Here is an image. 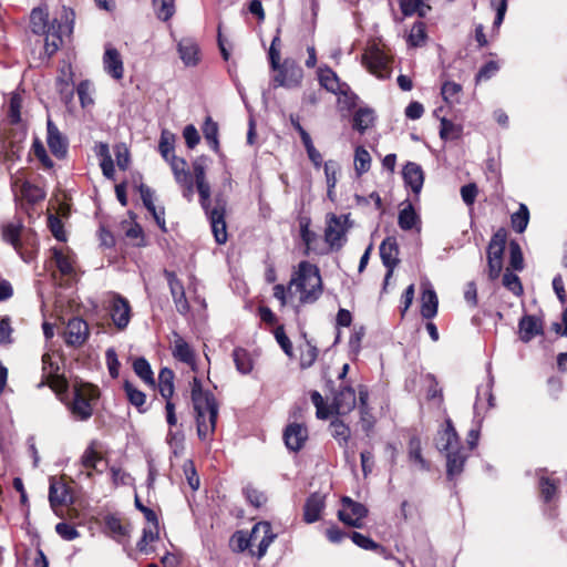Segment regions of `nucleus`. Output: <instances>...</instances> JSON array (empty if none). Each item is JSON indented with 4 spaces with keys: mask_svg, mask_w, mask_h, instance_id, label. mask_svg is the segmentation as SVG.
Instances as JSON below:
<instances>
[{
    "mask_svg": "<svg viewBox=\"0 0 567 567\" xmlns=\"http://www.w3.org/2000/svg\"><path fill=\"white\" fill-rule=\"evenodd\" d=\"M179 58L186 66H195L199 62V48L190 38L182 39L177 44Z\"/></svg>",
    "mask_w": 567,
    "mask_h": 567,
    "instance_id": "nucleus-24",
    "label": "nucleus"
},
{
    "mask_svg": "<svg viewBox=\"0 0 567 567\" xmlns=\"http://www.w3.org/2000/svg\"><path fill=\"white\" fill-rule=\"evenodd\" d=\"M436 446L440 451L446 453L449 477L460 475L463 471L466 454L463 447L460 446L458 436L450 420L446 421V427L439 433Z\"/></svg>",
    "mask_w": 567,
    "mask_h": 567,
    "instance_id": "nucleus-4",
    "label": "nucleus"
},
{
    "mask_svg": "<svg viewBox=\"0 0 567 567\" xmlns=\"http://www.w3.org/2000/svg\"><path fill=\"white\" fill-rule=\"evenodd\" d=\"M204 137L214 151H218V125L210 117H207L203 127Z\"/></svg>",
    "mask_w": 567,
    "mask_h": 567,
    "instance_id": "nucleus-45",
    "label": "nucleus"
},
{
    "mask_svg": "<svg viewBox=\"0 0 567 567\" xmlns=\"http://www.w3.org/2000/svg\"><path fill=\"white\" fill-rule=\"evenodd\" d=\"M52 257L55 266L63 276H73L75 274L74 256L69 250L52 248Z\"/></svg>",
    "mask_w": 567,
    "mask_h": 567,
    "instance_id": "nucleus-26",
    "label": "nucleus"
},
{
    "mask_svg": "<svg viewBox=\"0 0 567 567\" xmlns=\"http://www.w3.org/2000/svg\"><path fill=\"white\" fill-rule=\"evenodd\" d=\"M287 447L291 451H299L308 439V430L299 423L289 424L284 433Z\"/></svg>",
    "mask_w": 567,
    "mask_h": 567,
    "instance_id": "nucleus-21",
    "label": "nucleus"
},
{
    "mask_svg": "<svg viewBox=\"0 0 567 567\" xmlns=\"http://www.w3.org/2000/svg\"><path fill=\"white\" fill-rule=\"evenodd\" d=\"M375 120L374 111L370 107H360L353 115V128L360 133L370 128Z\"/></svg>",
    "mask_w": 567,
    "mask_h": 567,
    "instance_id": "nucleus-31",
    "label": "nucleus"
},
{
    "mask_svg": "<svg viewBox=\"0 0 567 567\" xmlns=\"http://www.w3.org/2000/svg\"><path fill=\"white\" fill-rule=\"evenodd\" d=\"M110 312L114 324L118 329L127 327L131 319V306L127 299L114 295L111 300Z\"/></svg>",
    "mask_w": 567,
    "mask_h": 567,
    "instance_id": "nucleus-16",
    "label": "nucleus"
},
{
    "mask_svg": "<svg viewBox=\"0 0 567 567\" xmlns=\"http://www.w3.org/2000/svg\"><path fill=\"white\" fill-rule=\"evenodd\" d=\"M355 402V391L346 386L336 394L331 409L337 414H347L354 409Z\"/></svg>",
    "mask_w": 567,
    "mask_h": 567,
    "instance_id": "nucleus-23",
    "label": "nucleus"
},
{
    "mask_svg": "<svg viewBox=\"0 0 567 567\" xmlns=\"http://www.w3.org/2000/svg\"><path fill=\"white\" fill-rule=\"evenodd\" d=\"M32 150L34 156L41 162L43 167L50 169L53 167V162L49 157L42 142L39 138H34Z\"/></svg>",
    "mask_w": 567,
    "mask_h": 567,
    "instance_id": "nucleus-58",
    "label": "nucleus"
},
{
    "mask_svg": "<svg viewBox=\"0 0 567 567\" xmlns=\"http://www.w3.org/2000/svg\"><path fill=\"white\" fill-rule=\"evenodd\" d=\"M233 359L239 373L249 374L252 371L254 360L247 350L243 348H236L233 351Z\"/></svg>",
    "mask_w": 567,
    "mask_h": 567,
    "instance_id": "nucleus-33",
    "label": "nucleus"
},
{
    "mask_svg": "<svg viewBox=\"0 0 567 567\" xmlns=\"http://www.w3.org/2000/svg\"><path fill=\"white\" fill-rule=\"evenodd\" d=\"M277 72L274 76V86H284L287 89L298 87L303 78L302 69L290 59H286L284 63L279 64L278 69H272Z\"/></svg>",
    "mask_w": 567,
    "mask_h": 567,
    "instance_id": "nucleus-8",
    "label": "nucleus"
},
{
    "mask_svg": "<svg viewBox=\"0 0 567 567\" xmlns=\"http://www.w3.org/2000/svg\"><path fill=\"white\" fill-rule=\"evenodd\" d=\"M409 458L414 465L423 471L429 470V463L422 456L421 441L417 437H412L409 443Z\"/></svg>",
    "mask_w": 567,
    "mask_h": 567,
    "instance_id": "nucleus-36",
    "label": "nucleus"
},
{
    "mask_svg": "<svg viewBox=\"0 0 567 567\" xmlns=\"http://www.w3.org/2000/svg\"><path fill=\"white\" fill-rule=\"evenodd\" d=\"M398 224L402 230H411L413 228L420 230V217L414 210L412 204H408L400 210Z\"/></svg>",
    "mask_w": 567,
    "mask_h": 567,
    "instance_id": "nucleus-30",
    "label": "nucleus"
},
{
    "mask_svg": "<svg viewBox=\"0 0 567 567\" xmlns=\"http://www.w3.org/2000/svg\"><path fill=\"white\" fill-rule=\"evenodd\" d=\"M503 285L516 296H519L523 292V287L518 276L508 269L503 276Z\"/></svg>",
    "mask_w": 567,
    "mask_h": 567,
    "instance_id": "nucleus-57",
    "label": "nucleus"
},
{
    "mask_svg": "<svg viewBox=\"0 0 567 567\" xmlns=\"http://www.w3.org/2000/svg\"><path fill=\"white\" fill-rule=\"evenodd\" d=\"M347 216L327 215L324 238L332 248H340L347 233Z\"/></svg>",
    "mask_w": 567,
    "mask_h": 567,
    "instance_id": "nucleus-10",
    "label": "nucleus"
},
{
    "mask_svg": "<svg viewBox=\"0 0 567 567\" xmlns=\"http://www.w3.org/2000/svg\"><path fill=\"white\" fill-rule=\"evenodd\" d=\"M225 214L226 203L221 199L216 200L215 207L210 210H207L212 231L214 234L215 240L219 245L225 244L228 238Z\"/></svg>",
    "mask_w": 567,
    "mask_h": 567,
    "instance_id": "nucleus-11",
    "label": "nucleus"
},
{
    "mask_svg": "<svg viewBox=\"0 0 567 567\" xmlns=\"http://www.w3.org/2000/svg\"><path fill=\"white\" fill-rule=\"evenodd\" d=\"M276 537L277 535L272 533L271 525L268 522H259L252 527L249 536L244 532H237L233 537V542L238 551L257 546L256 555L258 558H261Z\"/></svg>",
    "mask_w": 567,
    "mask_h": 567,
    "instance_id": "nucleus-5",
    "label": "nucleus"
},
{
    "mask_svg": "<svg viewBox=\"0 0 567 567\" xmlns=\"http://www.w3.org/2000/svg\"><path fill=\"white\" fill-rule=\"evenodd\" d=\"M509 264L514 270H522L524 266L523 254L516 241L509 244Z\"/></svg>",
    "mask_w": 567,
    "mask_h": 567,
    "instance_id": "nucleus-60",
    "label": "nucleus"
},
{
    "mask_svg": "<svg viewBox=\"0 0 567 567\" xmlns=\"http://www.w3.org/2000/svg\"><path fill=\"white\" fill-rule=\"evenodd\" d=\"M65 23L62 24L56 20H53L51 23L49 22V14L43 8H34L30 14V25L31 30L35 34L45 35L44 39V50L48 55L54 54L61 43H62V34L72 32V12L63 10Z\"/></svg>",
    "mask_w": 567,
    "mask_h": 567,
    "instance_id": "nucleus-1",
    "label": "nucleus"
},
{
    "mask_svg": "<svg viewBox=\"0 0 567 567\" xmlns=\"http://www.w3.org/2000/svg\"><path fill=\"white\" fill-rule=\"evenodd\" d=\"M331 435L336 439L341 447H347L350 439V429L340 420H333L330 423Z\"/></svg>",
    "mask_w": 567,
    "mask_h": 567,
    "instance_id": "nucleus-43",
    "label": "nucleus"
},
{
    "mask_svg": "<svg viewBox=\"0 0 567 567\" xmlns=\"http://www.w3.org/2000/svg\"><path fill=\"white\" fill-rule=\"evenodd\" d=\"M353 164L358 176H361L370 169L371 156L364 147L358 146L355 148Z\"/></svg>",
    "mask_w": 567,
    "mask_h": 567,
    "instance_id": "nucleus-41",
    "label": "nucleus"
},
{
    "mask_svg": "<svg viewBox=\"0 0 567 567\" xmlns=\"http://www.w3.org/2000/svg\"><path fill=\"white\" fill-rule=\"evenodd\" d=\"M124 389L130 402L133 405H135L136 408H141L144 405L146 401V395L142 391L137 390L132 383L127 381L124 383Z\"/></svg>",
    "mask_w": 567,
    "mask_h": 567,
    "instance_id": "nucleus-55",
    "label": "nucleus"
},
{
    "mask_svg": "<svg viewBox=\"0 0 567 567\" xmlns=\"http://www.w3.org/2000/svg\"><path fill=\"white\" fill-rule=\"evenodd\" d=\"M368 398L369 393L365 386L359 388V408H360V414H361V423L364 431L369 432L373 427V420L370 417H365V414H368Z\"/></svg>",
    "mask_w": 567,
    "mask_h": 567,
    "instance_id": "nucleus-44",
    "label": "nucleus"
},
{
    "mask_svg": "<svg viewBox=\"0 0 567 567\" xmlns=\"http://www.w3.org/2000/svg\"><path fill=\"white\" fill-rule=\"evenodd\" d=\"M55 532L64 540H73L80 536L73 525L64 522L56 524Z\"/></svg>",
    "mask_w": 567,
    "mask_h": 567,
    "instance_id": "nucleus-62",
    "label": "nucleus"
},
{
    "mask_svg": "<svg viewBox=\"0 0 567 567\" xmlns=\"http://www.w3.org/2000/svg\"><path fill=\"white\" fill-rule=\"evenodd\" d=\"M462 135V126L454 124L453 122L442 118L440 136L443 140H457Z\"/></svg>",
    "mask_w": 567,
    "mask_h": 567,
    "instance_id": "nucleus-48",
    "label": "nucleus"
},
{
    "mask_svg": "<svg viewBox=\"0 0 567 567\" xmlns=\"http://www.w3.org/2000/svg\"><path fill=\"white\" fill-rule=\"evenodd\" d=\"M425 40V25L422 22L413 24L408 41L412 47L421 45Z\"/></svg>",
    "mask_w": 567,
    "mask_h": 567,
    "instance_id": "nucleus-59",
    "label": "nucleus"
},
{
    "mask_svg": "<svg viewBox=\"0 0 567 567\" xmlns=\"http://www.w3.org/2000/svg\"><path fill=\"white\" fill-rule=\"evenodd\" d=\"M343 509L339 511L338 517L344 524L360 528L362 519L367 516V507L358 502L352 501L350 497L342 498Z\"/></svg>",
    "mask_w": 567,
    "mask_h": 567,
    "instance_id": "nucleus-12",
    "label": "nucleus"
},
{
    "mask_svg": "<svg viewBox=\"0 0 567 567\" xmlns=\"http://www.w3.org/2000/svg\"><path fill=\"white\" fill-rule=\"evenodd\" d=\"M159 530L158 526L155 525H146L143 529V535L137 543V549L143 554L152 553V544L158 539Z\"/></svg>",
    "mask_w": 567,
    "mask_h": 567,
    "instance_id": "nucleus-34",
    "label": "nucleus"
},
{
    "mask_svg": "<svg viewBox=\"0 0 567 567\" xmlns=\"http://www.w3.org/2000/svg\"><path fill=\"white\" fill-rule=\"evenodd\" d=\"M319 80L323 87L332 93H344L346 84H341L337 74L329 68L319 69Z\"/></svg>",
    "mask_w": 567,
    "mask_h": 567,
    "instance_id": "nucleus-29",
    "label": "nucleus"
},
{
    "mask_svg": "<svg viewBox=\"0 0 567 567\" xmlns=\"http://www.w3.org/2000/svg\"><path fill=\"white\" fill-rule=\"evenodd\" d=\"M175 142H176V136L174 133H172L171 131H168L166 128L162 131L159 144H158V151L165 161H168L172 155H175L174 154Z\"/></svg>",
    "mask_w": 567,
    "mask_h": 567,
    "instance_id": "nucleus-37",
    "label": "nucleus"
},
{
    "mask_svg": "<svg viewBox=\"0 0 567 567\" xmlns=\"http://www.w3.org/2000/svg\"><path fill=\"white\" fill-rule=\"evenodd\" d=\"M48 224L51 233L58 240H65V234L63 230V225L61 219L55 215H50L48 218Z\"/></svg>",
    "mask_w": 567,
    "mask_h": 567,
    "instance_id": "nucleus-64",
    "label": "nucleus"
},
{
    "mask_svg": "<svg viewBox=\"0 0 567 567\" xmlns=\"http://www.w3.org/2000/svg\"><path fill=\"white\" fill-rule=\"evenodd\" d=\"M165 277L167 279L176 310L182 315L187 313L189 310V305L185 296L183 284L177 279L176 275L172 271L165 270Z\"/></svg>",
    "mask_w": 567,
    "mask_h": 567,
    "instance_id": "nucleus-18",
    "label": "nucleus"
},
{
    "mask_svg": "<svg viewBox=\"0 0 567 567\" xmlns=\"http://www.w3.org/2000/svg\"><path fill=\"white\" fill-rule=\"evenodd\" d=\"M399 247L394 238L388 237L380 245V256L383 265L388 268L386 277L391 278L394 268L399 264Z\"/></svg>",
    "mask_w": 567,
    "mask_h": 567,
    "instance_id": "nucleus-19",
    "label": "nucleus"
},
{
    "mask_svg": "<svg viewBox=\"0 0 567 567\" xmlns=\"http://www.w3.org/2000/svg\"><path fill=\"white\" fill-rule=\"evenodd\" d=\"M421 289V315L426 319H432L437 313L439 299L436 292L429 281H423Z\"/></svg>",
    "mask_w": 567,
    "mask_h": 567,
    "instance_id": "nucleus-20",
    "label": "nucleus"
},
{
    "mask_svg": "<svg viewBox=\"0 0 567 567\" xmlns=\"http://www.w3.org/2000/svg\"><path fill=\"white\" fill-rule=\"evenodd\" d=\"M519 338L524 342L530 341L543 332L539 319L534 316H525L519 321Z\"/></svg>",
    "mask_w": 567,
    "mask_h": 567,
    "instance_id": "nucleus-27",
    "label": "nucleus"
},
{
    "mask_svg": "<svg viewBox=\"0 0 567 567\" xmlns=\"http://www.w3.org/2000/svg\"><path fill=\"white\" fill-rule=\"evenodd\" d=\"M134 372L143 380L146 384L154 386L155 380L152 368L146 359L138 358L133 362Z\"/></svg>",
    "mask_w": 567,
    "mask_h": 567,
    "instance_id": "nucleus-42",
    "label": "nucleus"
},
{
    "mask_svg": "<svg viewBox=\"0 0 567 567\" xmlns=\"http://www.w3.org/2000/svg\"><path fill=\"white\" fill-rule=\"evenodd\" d=\"M49 501L52 507L61 505L66 501V491L64 485L55 482L54 478H51Z\"/></svg>",
    "mask_w": 567,
    "mask_h": 567,
    "instance_id": "nucleus-47",
    "label": "nucleus"
},
{
    "mask_svg": "<svg viewBox=\"0 0 567 567\" xmlns=\"http://www.w3.org/2000/svg\"><path fill=\"white\" fill-rule=\"evenodd\" d=\"M400 8L404 16L417 13L420 17H424L430 10V6L424 0H400Z\"/></svg>",
    "mask_w": 567,
    "mask_h": 567,
    "instance_id": "nucleus-39",
    "label": "nucleus"
},
{
    "mask_svg": "<svg viewBox=\"0 0 567 567\" xmlns=\"http://www.w3.org/2000/svg\"><path fill=\"white\" fill-rule=\"evenodd\" d=\"M290 297H297L299 302L313 303L322 293V279L317 266L308 262H299L288 285Z\"/></svg>",
    "mask_w": 567,
    "mask_h": 567,
    "instance_id": "nucleus-2",
    "label": "nucleus"
},
{
    "mask_svg": "<svg viewBox=\"0 0 567 567\" xmlns=\"http://www.w3.org/2000/svg\"><path fill=\"white\" fill-rule=\"evenodd\" d=\"M507 234L506 230L499 228L492 237L487 247V257L503 259Z\"/></svg>",
    "mask_w": 567,
    "mask_h": 567,
    "instance_id": "nucleus-32",
    "label": "nucleus"
},
{
    "mask_svg": "<svg viewBox=\"0 0 567 567\" xmlns=\"http://www.w3.org/2000/svg\"><path fill=\"white\" fill-rule=\"evenodd\" d=\"M90 334L87 323L80 319H71L64 330V340L68 346L81 347L85 343Z\"/></svg>",
    "mask_w": 567,
    "mask_h": 567,
    "instance_id": "nucleus-13",
    "label": "nucleus"
},
{
    "mask_svg": "<svg viewBox=\"0 0 567 567\" xmlns=\"http://www.w3.org/2000/svg\"><path fill=\"white\" fill-rule=\"evenodd\" d=\"M539 488L542 497L545 502H550L557 494V484L550 478L540 475L539 477Z\"/></svg>",
    "mask_w": 567,
    "mask_h": 567,
    "instance_id": "nucleus-51",
    "label": "nucleus"
},
{
    "mask_svg": "<svg viewBox=\"0 0 567 567\" xmlns=\"http://www.w3.org/2000/svg\"><path fill=\"white\" fill-rule=\"evenodd\" d=\"M76 92H78L81 105L83 107L93 105L94 87L90 81L85 80V81L80 82V84L78 85Z\"/></svg>",
    "mask_w": 567,
    "mask_h": 567,
    "instance_id": "nucleus-49",
    "label": "nucleus"
},
{
    "mask_svg": "<svg viewBox=\"0 0 567 567\" xmlns=\"http://www.w3.org/2000/svg\"><path fill=\"white\" fill-rule=\"evenodd\" d=\"M174 373L171 369L164 368L159 371L158 388L163 398L171 399L174 393Z\"/></svg>",
    "mask_w": 567,
    "mask_h": 567,
    "instance_id": "nucleus-38",
    "label": "nucleus"
},
{
    "mask_svg": "<svg viewBox=\"0 0 567 567\" xmlns=\"http://www.w3.org/2000/svg\"><path fill=\"white\" fill-rule=\"evenodd\" d=\"M351 539L357 546L365 550H375L379 548V545L374 540L358 532L351 534Z\"/></svg>",
    "mask_w": 567,
    "mask_h": 567,
    "instance_id": "nucleus-63",
    "label": "nucleus"
},
{
    "mask_svg": "<svg viewBox=\"0 0 567 567\" xmlns=\"http://www.w3.org/2000/svg\"><path fill=\"white\" fill-rule=\"evenodd\" d=\"M403 179L413 193L419 194L424 183L422 167L416 163L409 162L403 168Z\"/></svg>",
    "mask_w": 567,
    "mask_h": 567,
    "instance_id": "nucleus-25",
    "label": "nucleus"
},
{
    "mask_svg": "<svg viewBox=\"0 0 567 567\" xmlns=\"http://www.w3.org/2000/svg\"><path fill=\"white\" fill-rule=\"evenodd\" d=\"M391 63L392 58L375 42L369 44L362 54V64L371 74L380 80L391 76Z\"/></svg>",
    "mask_w": 567,
    "mask_h": 567,
    "instance_id": "nucleus-7",
    "label": "nucleus"
},
{
    "mask_svg": "<svg viewBox=\"0 0 567 567\" xmlns=\"http://www.w3.org/2000/svg\"><path fill=\"white\" fill-rule=\"evenodd\" d=\"M324 507L322 496L312 494L305 504L303 518L307 523H315L320 518L321 511Z\"/></svg>",
    "mask_w": 567,
    "mask_h": 567,
    "instance_id": "nucleus-28",
    "label": "nucleus"
},
{
    "mask_svg": "<svg viewBox=\"0 0 567 567\" xmlns=\"http://www.w3.org/2000/svg\"><path fill=\"white\" fill-rule=\"evenodd\" d=\"M156 16L163 21L169 20L175 13L174 0H153Z\"/></svg>",
    "mask_w": 567,
    "mask_h": 567,
    "instance_id": "nucleus-46",
    "label": "nucleus"
},
{
    "mask_svg": "<svg viewBox=\"0 0 567 567\" xmlns=\"http://www.w3.org/2000/svg\"><path fill=\"white\" fill-rule=\"evenodd\" d=\"M103 70L112 79L121 81L124 78V63L121 53L113 47L105 48L103 59Z\"/></svg>",
    "mask_w": 567,
    "mask_h": 567,
    "instance_id": "nucleus-15",
    "label": "nucleus"
},
{
    "mask_svg": "<svg viewBox=\"0 0 567 567\" xmlns=\"http://www.w3.org/2000/svg\"><path fill=\"white\" fill-rule=\"evenodd\" d=\"M171 349L175 359L186 363L187 365L192 367L193 370H195V351L190 344L177 332H173Z\"/></svg>",
    "mask_w": 567,
    "mask_h": 567,
    "instance_id": "nucleus-17",
    "label": "nucleus"
},
{
    "mask_svg": "<svg viewBox=\"0 0 567 567\" xmlns=\"http://www.w3.org/2000/svg\"><path fill=\"white\" fill-rule=\"evenodd\" d=\"M311 401L317 409V417L321 420L328 419L332 413V409L324 403L322 395L318 391L311 393Z\"/></svg>",
    "mask_w": 567,
    "mask_h": 567,
    "instance_id": "nucleus-52",
    "label": "nucleus"
},
{
    "mask_svg": "<svg viewBox=\"0 0 567 567\" xmlns=\"http://www.w3.org/2000/svg\"><path fill=\"white\" fill-rule=\"evenodd\" d=\"M462 86L455 82H445L441 89V94L446 103L453 104L457 102Z\"/></svg>",
    "mask_w": 567,
    "mask_h": 567,
    "instance_id": "nucleus-53",
    "label": "nucleus"
},
{
    "mask_svg": "<svg viewBox=\"0 0 567 567\" xmlns=\"http://www.w3.org/2000/svg\"><path fill=\"white\" fill-rule=\"evenodd\" d=\"M105 525L111 536L117 542H121L130 534L128 526L124 525L122 520L115 516H109L105 520Z\"/></svg>",
    "mask_w": 567,
    "mask_h": 567,
    "instance_id": "nucleus-40",
    "label": "nucleus"
},
{
    "mask_svg": "<svg viewBox=\"0 0 567 567\" xmlns=\"http://www.w3.org/2000/svg\"><path fill=\"white\" fill-rule=\"evenodd\" d=\"M327 186L336 187L340 166L336 161H327L323 165Z\"/></svg>",
    "mask_w": 567,
    "mask_h": 567,
    "instance_id": "nucleus-54",
    "label": "nucleus"
},
{
    "mask_svg": "<svg viewBox=\"0 0 567 567\" xmlns=\"http://www.w3.org/2000/svg\"><path fill=\"white\" fill-rule=\"evenodd\" d=\"M22 97L19 93H13L9 102V117L12 123H18L21 120Z\"/></svg>",
    "mask_w": 567,
    "mask_h": 567,
    "instance_id": "nucleus-56",
    "label": "nucleus"
},
{
    "mask_svg": "<svg viewBox=\"0 0 567 567\" xmlns=\"http://www.w3.org/2000/svg\"><path fill=\"white\" fill-rule=\"evenodd\" d=\"M192 400L196 413L197 434L200 440H208L216 429L218 405L210 392L202 389L200 382L195 378L193 381Z\"/></svg>",
    "mask_w": 567,
    "mask_h": 567,
    "instance_id": "nucleus-3",
    "label": "nucleus"
},
{
    "mask_svg": "<svg viewBox=\"0 0 567 567\" xmlns=\"http://www.w3.org/2000/svg\"><path fill=\"white\" fill-rule=\"evenodd\" d=\"M166 162L172 168L176 183L185 187L184 196L189 199L193 194V182L190 174L187 171L186 161L177 157L176 155H172Z\"/></svg>",
    "mask_w": 567,
    "mask_h": 567,
    "instance_id": "nucleus-14",
    "label": "nucleus"
},
{
    "mask_svg": "<svg viewBox=\"0 0 567 567\" xmlns=\"http://www.w3.org/2000/svg\"><path fill=\"white\" fill-rule=\"evenodd\" d=\"M22 224L20 221L8 223L2 227V238L19 251L21 249L20 234Z\"/></svg>",
    "mask_w": 567,
    "mask_h": 567,
    "instance_id": "nucleus-35",
    "label": "nucleus"
},
{
    "mask_svg": "<svg viewBox=\"0 0 567 567\" xmlns=\"http://www.w3.org/2000/svg\"><path fill=\"white\" fill-rule=\"evenodd\" d=\"M529 220V212L525 205H520L519 209L512 215V226L517 233H523Z\"/></svg>",
    "mask_w": 567,
    "mask_h": 567,
    "instance_id": "nucleus-50",
    "label": "nucleus"
},
{
    "mask_svg": "<svg viewBox=\"0 0 567 567\" xmlns=\"http://www.w3.org/2000/svg\"><path fill=\"white\" fill-rule=\"evenodd\" d=\"M97 389L90 383H75L73 386V400L69 404L72 415L84 421L93 413L92 402L97 399Z\"/></svg>",
    "mask_w": 567,
    "mask_h": 567,
    "instance_id": "nucleus-6",
    "label": "nucleus"
},
{
    "mask_svg": "<svg viewBox=\"0 0 567 567\" xmlns=\"http://www.w3.org/2000/svg\"><path fill=\"white\" fill-rule=\"evenodd\" d=\"M47 128H48V136H47V143L52 152L53 155H55L59 158H62L65 156L68 151V142L65 137L60 133L58 127L54 125V123L51 121V118H48L47 122Z\"/></svg>",
    "mask_w": 567,
    "mask_h": 567,
    "instance_id": "nucleus-22",
    "label": "nucleus"
},
{
    "mask_svg": "<svg viewBox=\"0 0 567 567\" xmlns=\"http://www.w3.org/2000/svg\"><path fill=\"white\" fill-rule=\"evenodd\" d=\"M81 460L85 468H96L97 463L101 462L102 457L94 446L90 445L83 453Z\"/></svg>",
    "mask_w": 567,
    "mask_h": 567,
    "instance_id": "nucleus-61",
    "label": "nucleus"
},
{
    "mask_svg": "<svg viewBox=\"0 0 567 567\" xmlns=\"http://www.w3.org/2000/svg\"><path fill=\"white\" fill-rule=\"evenodd\" d=\"M42 371L43 380L39 383L40 388L48 385L58 394L65 391L66 380L58 374L59 364L50 353L42 355Z\"/></svg>",
    "mask_w": 567,
    "mask_h": 567,
    "instance_id": "nucleus-9",
    "label": "nucleus"
}]
</instances>
